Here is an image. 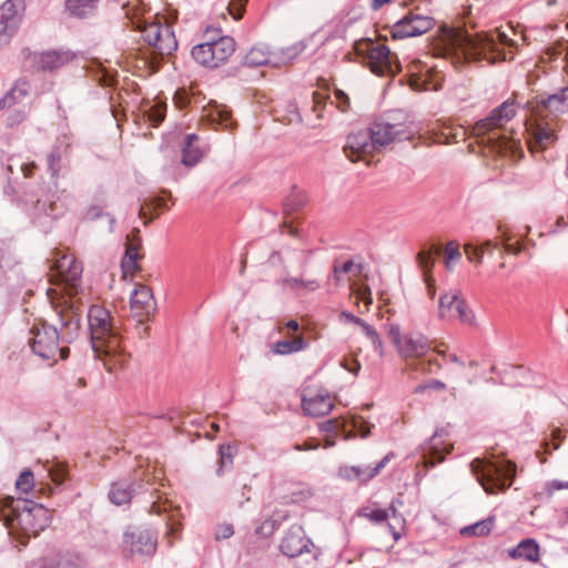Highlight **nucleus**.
<instances>
[{
  "label": "nucleus",
  "instance_id": "79ce46f5",
  "mask_svg": "<svg viewBox=\"0 0 568 568\" xmlns=\"http://www.w3.org/2000/svg\"><path fill=\"white\" fill-rule=\"evenodd\" d=\"M306 45L304 42H297L287 48L281 49L276 52V60L278 63H288L293 61L298 54L305 50Z\"/></svg>",
  "mask_w": 568,
  "mask_h": 568
},
{
  "label": "nucleus",
  "instance_id": "f257e3e1",
  "mask_svg": "<svg viewBox=\"0 0 568 568\" xmlns=\"http://www.w3.org/2000/svg\"><path fill=\"white\" fill-rule=\"evenodd\" d=\"M53 306L58 315V324H33L29 344L39 357L57 362L69 356V347L63 344H71L79 336L82 313L68 298L62 305L53 304Z\"/></svg>",
  "mask_w": 568,
  "mask_h": 568
},
{
  "label": "nucleus",
  "instance_id": "bb28decb",
  "mask_svg": "<svg viewBox=\"0 0 568 568\" xmlns=\"http://www.w3.org/2000/svg\"><path fill=\"white\" fill-rule=\"evenodd\" d=\"M135 491V484L124 479L112 484L109 498L113 504L120 506L129 503Z\"/></svg>",
  "mask_w": 568,
  "mask_h": 568
},
{
  "label": "nucleus",
  "instance_id": "c03bdc74",
  "mask_svg": "<svg viewBox=\"0 0 568 568\" xmlns=\"http://www.w3.org/2000/svg\"><path fill=\"white\" fill-rule=\"evenodd\" d=\"M465 254L467 255L470 262H481L483 255L485 251L491 252V242L487 241L481 246H476L473 244H465L464 246Z\"/></svg>",
  "mask_w": 568,
  "mask_h": 568
},
{
  "label": "nucleus",
  "instance_id": "052dcab7",
  "mask_svg": "<svg viewBox=\"0 0 568 568\" xmlns=\"http://www.w3.org/2000/svg\"><path fill=\"white\" fill-rule=\"evenodd\" d=\"M339 318H341V321H343L345 323H354L359 326L364 323V321L362 318H359L358 316H355L354 314H352L351 312H347V311H343L339 315Z\"/></svg>",
  "mask_w": 568,
  "mask_h": 568
},
{
  "label": "nucleus",
  "instance_id": "a18cd8bd",
  "mask_svg": "<svg viewBox=\"0 0 568 568\" xmlns=\"http://www.w3.org/2000/svg\"><path fill=\"white\" fill-rule=\"evenodd\" d=\"M62 151L59 146H54L48 154L47 163L52 178H58L61 170Z\"/></svg>",
  "mask_w": 568,
  "mask_h": 568
},
{
  "label": "nucleus",
  "instance_id": "39448f33",
  "mask_svg": "<svg viewBox=\"0 0 568 568\" xmlns=\"http://www.w3.org/2000/svg\"><path fill=\"white\" fill-rule=\"evenodd\" d=\"M444 45L448 54L458 60H487L495 63L493 53L494 42L487 37H473L462 28L447 30L444 36Z\"/></svg>",
  "mask_w": 568,
  "mask_h": 568
},
{
  "label": "nucleus",
  "instance_id": "ddd939ff",
  "mask_svg": "<svg viewBox=\"0 0 568 568\" xmlns=\"http://www.w3.org/2000/svg\"><path fill=\"white\" fill-rule=\"evenodd\" d=\"M432 27V18L409 12L392 27L390 33L393 39H405L422 36Z\"/></svg>",
  "mask_w": 568,
  "mask_h": 568
},
{
  "label": "nucleus",
  "instance_id": "13d9d810",
  "mask_svg": "<svg viewBox=\"0 0 568 568\" xmlns=\"http://www.w3.org/2000/svg\"><path fill=\"white\" fill-rule=\"evenodd\" d=\"M27 114L24 110H14L7 119L8 126L13 128L24 121Z\"/></svg>",
  "mask_w": 568,
  "mask_h": 568
},
{
  "label": "nucleus",
  "instance_id": "393cba45",
  "mask_svg": "<svg viewBox=\"0 0 568 568\" xmlns=\"http://www.w3.org/2000/svg\"><path fill=\"white\" fill-rule=\"evenodd\" d=\"M244 63L248 67L276 65V52L270 51L268 47L265 44L255 45L246 53Z\"/></svg>",
  "mask_w": 568,
  "mask_h": 568
},
{
  "label": "nucleus",
  "instance_id": "bf43d9fd",
  "mask_svg": "<svg viewBox=\"0 0 568 568\" xmlns=\"http://www.w3.org/2000/svg\"><path fill=\"white\" fill-rule=\"evenodd\" d=\"M282 283L285 287L297 291L301 290L302 278L287 276L282 280Z\"/></svg>",
  "mask_w": 568,
  "mask_h": 568
},
{
  "label": "nucleus",
  "instance_id": "4468645a",
  "mask_svg": "<svg viewBox=\"0 0 568 568\" xmlns=\"http://www.w3.org/2000/svg\"><path fill=\"white\" fill-rule=\"evenodd\" d=\"M439 316L448 320L456 318L468 325L474 323L471 312L457 292H448L440 296Z\"/></svg>",
  "mask_w": 568,
  "mask_h": 568
},
{
  "label": "nucleus",
  "instance_id": "412c9836",
  "mask_svg": "<svg viewBox=\"0 0 568 568\" xmlns=\"http://www.w3.org/2000/svg\"><path fill=\"white\" fill-rule=\"evenodd\" d=\"M429 348L428 339L424 335L409 333L404 335V339L397 351L405 358H420L427 354Z\"/></svg>",
  "mask_w": 568,
  "mask_h": 568
},
{
  "label": "nucleus",
  "instance_id": "338daca9",
  "mask_svg": "<svg viewBox=\"0 0 568 568\" xmlns=\"http://www.w3.org/2000/svg\"><path fill=\"white\" fill-rule=\"evenodd\" d=\"M318 446H320V445H318L317 443H305V444H303V445H301V444H296V445L294 446V448H295L296 450H300V452H301V450H312V449H317V448H318Z\"/></svg>",
  "mask_w": 568,
  "mask_h": 568
},
{
  "label": "nucleus",
  "instance_id": "6e6d98bb",
  "mask_svg": "<svg viewBox=\"0 0 568 568\" xmlns=\"http://www.w3.org/2000/svg\"><path fill=\"white\" fill-rule=\"evenodd\" d=\"M335 99H336V108H338L342 112L347 111V109L349 108L348 95L344 91L336 89L335 90Z\"/></svg>",
  "mask_w": 568,
  "mask_h": 568
},
{
  "label": "nucleus",
  "instance_id": "9b49d317",
  "mask_svg": "<svg viewBox=\"0 0 568 568\" xmlns=\"http://www.w3.org/2000/svg\"><path fill=\"white\" fill-rule=\"evenodd\" d=\"M130 305L133 316L142 325L155 312V301L150 287L143 284H136L130 295ZM140 336L148 335V327L141 326Z\"/></svg>",
  "mask_w": 568,
  "mask_h": 568
},
{
  "label": "nucleus",
  "instance_id": "3c124183",
  "mask_svg": "<svg viewBox=\"0 0 568 568\" xmlns=\"http://www.w3.org/2000/svg\"><path fill=\"white\" fill-rule=\"evenodd\" d=\"M414 67H410L409 68V72L412 73L410 75V80H409V87L414 90V91H425L427 90V83L425 80H423L422 78L417 77L415 73H414V70L420 64L419 61H416V62H413Z\"/></svg>",
  "mask_w": 568,
  "mask_h": 568
},
{
  "label": "nucleus",
  "instance_id": "8fccbe9b",
  "mask_svg": "<svg viewBox=\"0 0 568 568\" xmlns=\"http://www.w3.org/2000/svg\"><path fill=\"white\" fill-rule=\"evenodd\" d=\"M34 485L33 473L29 469L22 471L16 481L17 489L22 494H28Z\"/></svg>",
  "mask_w": 568,
  "mask_h": 568
},
{
  "label": "nucleus",
  "instance_id": "de8ad7c7",
  "mask_svg": "<svg viewBox=\"0 0 568 568\" xmlns=\"http://www.w3.org/2000/svg\"><path fill=\"white\" fill-rule=\"evenodd\" d=\"M361 327L365 336L371 341L374 351L383 355V343L377 331L366 322H364Z\"/></svg>",
  "mask_w": 568,
  "mask_h": 568
},
{
  "label": "nucleus",
  "instance_id": "37998d69",
  "mask_svg": "<svg viewBox=\"0 0 568 568\" xmlns=\"http://www.w3.org/2000/svg\"><path fill=\"white\" fill-rule=\"evenodd\" d=\"M358 515L361 517L367 518L369 521L377 524V525L384 524V523L387 524V520L389 519L388 510L382 509V508L366 507V508L361 509Z\"/></svg>",
  "mask_w": 568,
  "mask_h": 568
},
{
  "label": "nucleus",
  "instance_id": "72a5a7b5",
  "mask_svg": "<svg viewBox=\"0 0 568 568\" xmlns=\"http://www.w3.org/2000/svg\"><path fill=\"white\" fill-rule=\"evenodd\" d=\"M398 506H403V501L400 499H394L387 509L388 513L390 511L389 518L393 519V523L387 520V528L395 540L400 538V534L397 528H402L405 524L404 516L397 509Z\"/></svg>",
  "mask_w": 568,
  "mask_h": 568
},
{
  "label": "nucleus",
  "instance_id": "dca6fc26",
  "mask_svg": "<svg viewBox=\"0 0 568 568\" xmlns=\"http://www.w3.org/2000/svg\"><path fill=\"white\" fill-rule=\"evenodd\" d=\"M444 432H435L434 435L420 445L422 458L425 467H434L445 459V455L449 454L452 446L444 443Z\"/></svg>",
  "mask_w": 568,
  "mask_h": 568
},
{
  "label": "nucleus",
  "instance_id": "f8f14e48",
  "mask_svg": "<svg viewBox=\"0 0 568 568\" xmlns=\"http://www.w3.org/2000/svg\"><path fill=\"white\" fill-rule=\"evenodd\" d=\"M497 108L490 111L488 118L478 121L474 126V134L480 146V153L484 158L496 156V141H497Z\"/></svg>",
  "mask_w": 568,
  "mask_h": 568
},
{
  "label": "nucleus",
  "instance_id": "f03ea898",
  "mask_svg": "<svg viewBox=\"0 0 568 568\" xmlns=\"http://www.w3.org/2000/svg\"><path fill=\"white\" fill-rule=\"evenodd\" d=\"M88 326L95 357L103 361L110 372L123 367L129 355L122 347L119 328L111 312L104 306L91 305L88 310Z\"/></svg>",
  "mask_w": 568,
  "mask_h": 568
},
{
  "label": "nucleus",
  "instance_id": "a878e982",
  "mask_svg": "<svg viewBox=\"0 0 568 568\" xmlns=\"http://www.w3.org/2000/svg\"><path fill=\"white\" fill-rule=\"evenodd\" d=\"M210 43L216 67L225 62L235 51V41L227 36L211 39Z\"/></svg>",
  "mask_w": 568,
  "mask_h": 568
},
{
  "label": "nucleus",
  "instance_id": "5701e85b",
  "mask_svg": "<svg viewBox=\"0 0 568 568\" xmlns=\"http://www.w3.org/2000/svg\"><path fill=\"white\" fill-rule=\"evenodd\" d=\"M207 152V149L199 145V136L195 133L187 134L182 148V164L192 168L196 165Z\"/></svg>",
  "mask_w": 568,
  "mask_h": 568
},
{
  "label": "nucleus",
  "instance_id": "cd10ccee",
  "mask_svg": "<svg viewBox=\"0 0 568 568\" xmlns=\"http://www.w3.org/2000/svg\"><path fill=\"white\" fill-rule=\"evenodd\" d=\"M508 555L511 558L536 562L539 559V546L534 539H525L517 547L509 549Z\"/></svg>",
  "mask_w": 568,
  "mask_h": 568
},
{
  "label": "nucleus",
  "instance_id": "6ab92c4d",
  "mask_svg": "<svg viewBox=\"0 0 568 568\" xmlns=\"http://www.w3.org/2000/svg\"><path fill=\"white\" fill-rule=\"evenodd\" d=\"M471 473L487 494H495L497 466L487 459L476 458L470 463Z\"/></svg>",
  "mask_w": 568,
  "mask_h": 568
},
{
  "label": "nucleus",
  "instance_id": "20e7f679",
  "mask_svg": "<svg viewBox=\"0 0 568 568\" xmlns=\"http://www.w3.org/2000/svg\"><path fill=\"white\" fill-rule=\"evenodd\" d=\"M0 517L10 529H19L28 536H37L49 526V510L27 498L6 496L0 499Z\"/></svg>",
  "mask_w": 568,
  "mask_h": 568
},
{
  "label": "nucleus",
  "instance_id": "4c0bfd02",
  "mask_svg": "<svg viewBox=\"0 0 568 568\" xmlns=\"http://www.w3.org/2000/svg\"><path fill=\"white\" fill-rule=\"evenodd\" d=\"M212 54L210 40L204 43H200L192 49V57L199 64L209 68H216L214 57Z\"/></svg>",
  "mask_w": 568,
  "mask_h": 568
},
{
  "label": "nucleus",
  "instance_id": "e433bc0d",
  "mask_svg": "<svg viewBox=\"0 0 568 568\" xmlns=\"http://www.w3.org/2000/svg\"><path fill=\"white\" fill-rule=\"evenodd\" d=\"M234 447L230 444H223L219 448V462L216 475L223 476L233 468Z\"/></svg>",
  "mask_w": 568,
  "mask_h": 568
},
{
  "label": "nucleus",
  "instance_id": "4be33fe9",
  "mask_svg": "<svg viewBox=\"0 0 568 568\" xmlns=\"http://www.w3.org/2000/svg\"><path fill=\"white\" fill-rule=\"evenodd\" d=\"M302 407L306 415L320 417L328 414L333 407V400L328 394H316L315 396H304Z\"/></svg>",
  "mask_w": 568,
  "mask_h": 568
},
{
  "label": "nucleus",
  "instance_id": "f3484780",
  "mask_svg": "<svg viewBox=\"0 0 568 568\" xmlns=\"http://www.w3.org/2000/svg\"><path fill=\"white\" fill-rule=\"evenodd\" d=\"M526 132H528L530 136L527 144L531 153L547 149L557 139L555 129L547 122L530 123Z\"/></svg>",
  "mask_w": 568,
  "mask_h": 568
},
{
  "label": "nucleus",
  "instance_id": "774afa93",
  "mask_svg": "<svg viewBox=\"0 0 568 568\" xmlns=\"http://www.w3.org/2000/svg\"><path fill=\"white\" fill-rule=\"evenodd\" d=\"M152 204L156 207V209H163V210H166L168 206L165 204V201L162 196H154L152 199Z\"/></svg>",
  "mask_w": 568,
  "mask_h": 568
},
{
  "label": "nucleus",
  "instance_id": "4d7b16f0",
  "mask_svg": "<svg viewBox=\"0 0 568 568\" xmlns=\"http://www.w3.org/2000/svg\"><path fill=\"white\" fill-rule=\"evenodd\" d=\"M244 2L245 0H232L230 3H229V11L231 13V16L235 19V20H239L242 18V12H243V7H244Z\"/></svg>",
  "mask_w": 568,
  "mask_h": 568
},
{
  "label": "nucleus",
  "instance_id": "58836bf2",
  "mask_svg": "<svg viewBox=\"0 0 568 568\" xmlns=\"http://www.w3.org/2000/svg\"><path fill=\"white\" fill-rule=\"evenodd\" d=\"M306 347V343L304 342L302 336H295L293 339H284L278 341L274 344L273 351L280 355H287L298 351H302Z\"/></svg>",
  "mask_w": 568,
  "mask_h": 568
},
{
  "label": "nucleus",
  "instance_id": "aec40b11",
  "mask_svg": "<svg viewBox=\"0 0 568 568\" xmlns=\"http://www.w3.org/2000/svg\"><path fill=\"white\" fill-rule=\"evenodd\" d=\"M394 458L393 453H388L385 455L378 463L374 466L371 465H362V466H351L341 469V474L348 480H359L362 483H367Z\"/></svg>",
  "mask_w": 568,
  "mask_h": 568
},
{
  "label": "nucleus",
  "instance_id": "ea45409f",
  "mask_svg": "<svg viewBox=\"0 0 568 568\" xmlns=\"http://www.w3.org/2000/svg\"><path fill=\"white\" fill-rule=\"evenodd\" d=\"M494 524H495L494 516H489L486 519L480 520L474 525H469V526L462 528L460 534L464 536H478V537L486 536L491 531Z\"/></svg>",
  "mask_w": 568,
  "mask_h": 568
},
{
  "label": "nucleus",
  "instance_id": "a211bd4d",
  "mask_svg": "<svg viewBox=\"0 0 568 568\" xmlns=\"http://www.w3.org/2000/svg\"><path fill=\"white\" fill-rule=\"evenodd\" d=\"M22 0H7L0 7V34H13L22 20Z\"/></svg>",
  "mask_w": 568,
  "mask_h": 568
},
{
  "label": "nucleus",
  "instance_id": "2eb2a0df",
  "mask_svg": "<svg viewBox=\"0 0 568 568\" xmlns=\"http://www.w3.org/2000/svg\"><path fill=\"white\" fill-rule=\"evenodd\" d=\"M313 542L306 537L302 526L293 525L284 535L280 549L283 555L295 558L305 552H310Z\"/></svg>",
  "mask_w": 568,
  "mask_h": 568
},
{
  "label": "nucleus",
  "instance_id": "49530a36",
  "mask_svg": "<svg viewBox=\"0 0 568 568\" xmlns=\"http://www.w3.org/2000/svg\"><path fill=\"white\" fill-rule=\"evenodd\" d=\"M445 265L447 270H450L453 263L458 262L462 258V253L459 251V244L457 242L450 241L445 246Z\"/></svg>",
  "mask_w": 568,
  "mask_h": 568
},
{
  "label": "nucleus",
  "instance_id": "09e8293b",
  "mask_svg": "<svg viewBox=\"0 0 568 568\" xmlns=\"http://www.w3.org/2000/svg\"><path fill=\"white\" fill-rule=\"evenodd\" d=\"M333 272L336 274H348L352 273L354 276H357L362 273V265L355 264L352 260L339 263L335 261L333 264Z\"/></svg>",
  "mask_w": 568,
  "mask_h": 568
},
{
  "label": "nucleus",
  "instance_id": "423d86ee",
  "mask_svg": "<svg viewBox=\"0 0 568 568\" xmlns=\"http://www.w3.org/2000/svg\"><path fill=\"white\" fill-rule=\"evenodd\" d=\"M57 276L63 283V292L57 297H51V303L62 305L65 300H70L77 306L79 312H83L85 301L83 300V291L80 286L81 275L83 272L82 264L70 254H62L54 262Z\"/></svg>",
  "mask_w": 568,
  "mask_h": 568
},
{
  "label": "nucleus",
  "instance_id": "b1692460",
  "mask_svg": "<svg viewBox=\"0 0 568 568\" xmlns=\"http://www.w3.org/2000/svg\"><path fill=\"white\" fill-rule=\"evenodd\" d=\"M530 371L524 366H508L504 368L499 383L508 390L523 387L530 379Z\"/></svg>",
  "mask_w": 568,
  "mask_h": 568
},
{
  "label": "nucleus",
  "instance_id": "f704fd0d",
  "mask_svg": "<svg viewBox=\"0 0 568 568\" xmlns=\"http://www.w3.org/2000/svg\"><path fill=\"white\" fill-rule=\"evenodd\" d=\"M499 493L504 491L506 488H508L517 473V466L515 463L501 459L499 457Z\"/></svg>",
  "mask_w": 568,
  "mask_h": 568
},
{
  "label": "nucleus",
  "instance_id": "a19ab883",
  "mask_svg": "<svg viewBox=\"0 0 568 568\" xmlns=\"http://www.w3.org/2000/svg\"><path fill=\"white\" fill-rule=\"evenodd\" d=\"M166 104L156 102L146 104L143 109V113L152 126H158L165 118Z\"/></svg>",
  "mask_w": 568,
  "mask_h": 568
},
{
  "label": "nucleus",
  "instance_id": "0e129e2a",
  "mask_svg": "<svg viewBox=\"0 0 568 568\" xmlns=\"http://www.w3.org/2000/svg\"><path fill=\"white\" fill-rule=\"evenodd\" d=\"M49 475L51 479L57 484H61L64 479V471L60 469H50Z\"/></svg>",
  "mask_w": 568,
  "mask_h": 568
},
{
  "label": "nucleus",
  "instance_id": "9d476101",
  "mask_svg": "<svg viewBox=\"0 0 568 568\" xmlns=\"http://www.w3.org/2000/svg\"><path fill=\"white\" fill-rule=\"evenodd\" d=\"M140 30L145 42L152 45L161 55L171 54L178 48L174 33L168 26L149 22L140 27Z\"/></svg>",
  "mask_w": 568,
  "mask_h": 568
},
{
  "label": "nucleus",
  "instance_id": "473e14b6",
  "mask_svg": "<svg viewBox=\"0 0 568 568\" xmlns=\"http://www.w3.org/2000/svg\"><path fill=\"white\" fill-rule=\"evenodd\" d=\"M99 0H67L65 8L70 16L87 18L94 13Z\"/></svg>",
  "mask_w": 568,
  "mask_h": 568
},
{
  "label": "nucleus",
  "instance_id": "680f3d73",
  "mask_svg": "<svg viewBox=\"0 0 568 568\" xmlns=\"http://www.w3.org/2000/svg\"><path fill=\"white\" fill-rule=\"evenodd\" d=\"M320 287V283L317 280H303L301 283V290L306 292H314Z\"/></svg>",
  "mask_w": 568,
  "mask_h": 568
},
{
  "label": "nucleus",
  "instance_id": "6e6552de",
  "mask_svg": "<svg viewBox=\"0 0 568 568\" xmlns=\"http://www.w3.org/2000/svg\"><path fill=\"white\" fill-rule=\"evenodd\" d=\"M158 547L156 534L142 527H131L123 534V552L126 557H152Z\"/></svg>",
  "mask_w": 568,
  "mask_h": 568
},
{
  "label": "nucleus",
  "instance_id": "e2e57ef3",
  "mask_svg": "<svg viewBox=\"0 0 568 568\" xmlns=\"http://www.w3.org/2000/svg\"><path fill=\"white\" fill-rule=\"evenodd\" d=\"M433 365H436V367H439V365L437 364L436 361H432V359H428L427 363L425 361H420L418 363V366L416 367V369H420L423 372H433V368L432 366Z\"/></svg>",
  "mask_w": 568,
  "mask_h": 568
},
{
  "label": "nucleus",
  "instance_id": "5fc2aeb1",
  "mask_svg": "<svg viewBox=\"0 0 568 568\" xmlns=\"http://www.w3.org/2000/svg\"><path fill=\"white\" fill-rule=\"evenodd\" d=\"M234 535V528L231 524L220 525L215 530V539L223 540L229 539Z\"/></svg>",
  "mask_w": 568,
  "mask_h": 568
},
{
  "label": "nucleus",
  "instance_id": "1a4fd4ad",
  "mask_svg": "<svg viewBox=\"0 0 568 568\" xmlns=\"http://www.w3.org/2000/svg\"><path fill=\"white\" fill-rule=\"evenodd\" d=\"M365 63L377 75H389L400 71V63L394 60L388 47L369 41L366 44Z\"/></svg>",
  "mask_w": 568,
  "mask_h": 568
},
{
  "label": "nucleus",
  "instance_id": "7c9ffc66",
  "mask_svg": "<svg viewBox=\"0 0 568 568\" xmlns=\"http://www.w3.org/2000/svg\"><path fill=\"white\" fill-rule=\"evenodd\" d=\"M34 211V223L38 225H45L48 219H55L62 214V210L58 209L57 203L49 199L38 200Z\"/></svg>",
  "mask_w": 568,
  "mask_h": 568
},
{
  "label": "nucleus",
  "instance_id": "7ed1b4c3",
  "mask_svg": "<svg viewBox=\"0 0 568 568\" xmlns=\"http://www.w3.org/2000/svg\"><path fill=\"white\" fill-rule=\"evenodd\" d=\"M414 132L405 124L375 122L367 130L348 134L344 146L345 155L352 161L364 160L395 141L410 140Z\"/></svg>",
  "mask_w": 568,
  "mask_h": 568
},
{
  "label": "nucleus",
  "instance_id": "c9c22d12",
  "mask_svg": "<svg viewBox=\"0 0 568 568\" xmlns=\"http://www.w3.org/2000/svg\"><path fill=\"white\" fill-rule=\"evenodd\" d=\"M417 260H418V264H419L420 268L424 271V276H425V282L427 284V287H428V293H429L430 297L433 298L435 295V287L433 284V280L429 276V272L435 264V260L433 257V252L432 251H428V252L422 251L418 253Z\"/></svg>",
  "mask_w": 568,
  "mask_h": 568
},
{
  "label": "nucleus",
  "instance_id": "864d4df0",
  "mask_svg": "<svg viewBox=\"0 0 568 568\" xmlns=\"http://www.w3.org/2000/svg\"><path fill=\"white\" fill-rule=\"evenodd\" d=\"M388 337L390 342L398 348L404 339V335L400 333V328L396 324H392L388 327Z\"/></svg>",
  "mask_w": 568,
  "mask_h": 568
},
{
  "label": "nucleus",
  "instance_id": "2f4dec72",
  "mask_svg": "<svg viewBox=\"0 0 568 568\" xmlns=\"http://www.w3.org/2000/svg\"><path fill=\"white\" fill-rule=\"evenodd\" d=\"M211 125L221 126L225 130H233L236 126L235 121L232 120L231 111L225 106H214L204 115Z\"/></svg>",
  "mask_w": 568,
  "mask_h": 568
},
{
  "label": "nucleus",
  "instance_id": "69168bd1",
  "mask_svg": "<svg viewBox=\"0 0 568 568\" xmlns=\"http://www.w3.org/2000/svg\"><path fill=\"white\" fill-rule=\"evenodd\" d=\"M342 366L347 369L348 372L353 373V374H357L359 368H361V365L357 361H352V365H348V363L345 361L342 363Z\"/></svg>",
  "mask_w": 568,
  "mask_h": 568
},
{
  "label": "nucleus",
  "instance_id": "0eeeda50",
  "mask_svg": "<svg viewBox=\"0 0 568 568\" xmlns=\"http://www.w3.org/2000/svg\"><path fill=\"white\" fill-rule=\"evenodd\" d=\"M519 103L508 99L499 105V155H509L514 161L519 160L523 154L520 135L524 131L503 128V122L510 121L518 112Z\"/></svg>",
  "mask_w": 568,
  "mask_h": 568
},
{
  "label": "nucleus",
  "instance_id": "603ef678",
  "mask_svg": "<svg viewBox=\"0 0 568 568\" xmlns=\"http://www.w3.org/2000/svg\"><path fill=\"white\" fill-rule=\"evenodd\" d=\"M121 267L125 277L129 275L133 276L134 272L139 268L138 260L131 256H123Z\"/></svg>",
  "mask_w": 568,
  "mask_h": 568
},
{
  "label": "nucleus",
  "instance_id": "c756f323",
  "mask_svg": "<svg viewBox=\"0 0 568 568\" xmlns=\"http://www.w3.org/2000/svg\"><path fill=\"white\" fill-rule=\"evenodd\" d=\"M29 90L30 87L27 82H17L12 89L0 99V109H10L22 103L27 99Z\"/></svg>",
  "mask_w": 568,
  "mask_h": 568
},
{
  "label": "nucleus",
  "instance_id": "c85d7f7f",
  "mask_svg": "<svg viewBox=\"0 0 568 568\" xmlns=\"http://www.w3.org/2000/svg\"><path fill=\"white\" fill-rule=\"evenodd\" d=\"M72 58L73 55L67 51H48L41 54L39 65L42 70L53 71L67 64Z\"/></svg>",
  "mask_w": 568,
  "mask_h": 568
}]
</instances>
